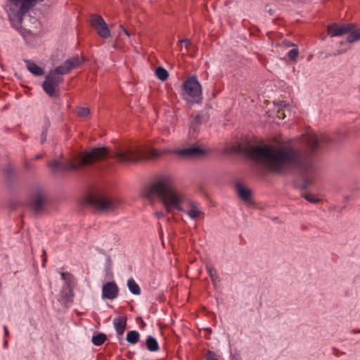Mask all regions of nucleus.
Here are the masks:
<instances>
[{"instance_id": "f257e3e1", "label": "nucleus", "mask_w": 360, "mask_h": 360, "mask_svg": "<svg viewBox=\"0 0 360 360\" xmlns=\"http://www.w3.org/2000/svg\"><path fill=\"white\" fill-rule=\"evenodd\" d=\"M248 155L271 171L283 174L298 171L302 176V188L311 187L315 179L314 167L311 161L292 146L264 145L251 146Z\"/></svg>"}, {"instance_id": "f03ea898", "label": "nucleus", "mask_w": 360, "mask_h": 360, "mask_svg": "<svg viewBox=\"0 0 360 360\" xmlns=\"http://www.w3.org/2000/svg\"><path fill=\"white\" fill-rule=\"evenodd\" d=\"M166 152L158 151L153 148L132 146L124 148H119L112 154L108 153L106 148H95L90 151L75 156L71 160L60 162L53 160L48 165L54 172L74 170L82 166L90 165L94 162L101 161L110 156L122 164L138 162L144 160H153L162 156Z\"/></svg>"}, {"instance_id": "7ed1b4c3", "label": "nucleus", "mask_w": 360, "mask_h": 360, "mask_svg": "<svg viewBox=\"0 0 360 360\" xmlns=\"http://www.w3.org/2000/svg\"><path fill=\"white\" fill-rule=\"evenodd\" d=\"M143 195L149 200L158 198L169 211L176 209L186 213L194 221L204 218L205 213L200 203L188 199L176 186L174 179L169 176L149 185L144 191Z\"/></svg>"}, {"instance_id": "20e7f679", "label": "nucleus", "mask_w": 360, "mask_h": 360, "mask_svg": "<svg viewBox=\"0 0 360 360\" xmlns=\"http://www.w3.org/2000/svg\"><path fill=\"white\" fill-rule=\"evenodd\" d=\"M79 57L66 60L61 65L49 71L42 84L44 91L49 96H54L57 86L63 81V75L68 74L72 70L82 64Z\"/></svg>"}, {"instance_id": "39448f33", "label": "nucleus", "mask_w": 360, "mask_h": 360, "mask_svg": "<svg viewBox=\"0 0 360 360\" xmlns=\"http://www.w3.org/2000/svg\"><path fill=\"white\" fill-rule=\"evenodd\" d=\"M86 202L101 212H112L120 205L118 199L103 192L89 195L86 198Z\"/></svg>"}, {"instance_id": "423d86ee", "label": "nucleus", "mask_w": 360, "mask_h": 360, "mask_svg": "<svg viewBox=\"0 0 360 360\" xmlns=\"http://www.w3.org/2000/svg\"><path fill=\"white\" fill-rule=\"evenodd\" d=\"M182 97L187 102L199 103L202 99V87L195 76L189 77L183 84Z\"/></svg>"}, {"instance_id": "0eeeda50", "label": "nucleus", "mask_w": 360, "mask_h": 360, "mask_svg": "<svg viewBox=\"0 0 360 360\" xmlns=\"http://www.w3.org/2000/svg\"><path fill=\"white\" fill-rule=\"evenodd\" d=\"M330 141V139L326 134H321L320 136H317L314 133H308L304 134L302 138L303 143L311 153L319 151L322 143H328Z\"/></svg>"}, {"instance_id": "6e6552de", "label": "nucleus", "mask_w": 360, "mask_h": 360, "mask_svg": "<svg viewBox=\"0 0 360 360\" xmlns=\"http://www.w3.org/2000/svg\"><path fill=\"white\" fill-rule=\"evenodd\" d=\"M44 0H9L10 10L15 13L19 21H21L23 15L38 2Z\"/></svg>"}, {"instance_id": "1a4fd4ad", "label": "nucleus", "mask_w": 360, "mask_h": 360, "mask_svg": "<svg viewBox=\"0 0 360 360\" xmlns=\"http://www.w3.org/2000/svg\"><path fill=\"white\" fill-rule=\"evenodd\" d=\"M90 21L91 26L96 30L99 37L106 39L110 36V31L101 16L93 14L91 16Z\"/></svg>"}, {"instance_id": "9d476101", "label": "nucleus", "mask_w": 360, "mask_h": 360, "mask_svg": "<svg viewBox=\"0 0 360 360\" xmlns=\"http://www.w3.org/2000/svg\"><path fill=\"white\" fill-rule=\"evenodd\" d=\"M354 27V24H338L333 23L328 27V34L331 37L342 36L345 34L349 33Z\"/></svg>"}, {"instance_id": "9b49d317", "label": "nucleus", "mask_w": 360, "mask_h": 360, "mask_svg": "<svg viewBox=\"0 0 360 360\" xmlns=\"http://www.w3.org/2000/svg\"><path fill=\"white\" fill-rule=\"evenodd\" d=\"M209 120V115L207 112H200L194 116H192L191 120V129L189 135L191 138H195L198 125L206 123Z\"/></svg>"}, {"instance_id": "f8f14e48", "label": "nucleus", "mask_w": 360, "mask_h": 360, "mask_svg": "<svg viewBox=\"0 0 360 360\" xmlns=\"http://www.w3.org/2000/svg\"><path fill=\"white\" fill-rule=\"evenodd\" d=\"M174 153L180 158H194L201 157L205 154V151L197 146L177 149Z\"/></svg>"}, {"instance_id": "ddd939ff", "label": "nucleus", "mask_w": 360, "mask_h": 360, "mask_svg": "<svg viewBox=\"0 0 360 360\" xmlns=\"http://www.w3.org/2000/svg\"><path fill=\"white\" fill-rule=\"evenodd\" d=\"M119 293V288L115 282H108L103 285L102 297L104 299L114 300Z\"/></svg>"}, {"instance_id": "4468645a", "label": "nucleus", "mask_w": 360, "mask_h": 360, "mask_svg": "<svg viewBox=\"0 0 360 360\" xmlns=\"http://www.w3.org/2000/svg\"><path fill=\"white\" fill-rule=\"evenodd\" d=\"M45 196L42 193L35 194L32 200V207L34 212L39 213L44 210Z\"/></svg>"}, {"instance_id": "2eb2a0df", "label": "nucleus", "mask_w": 360, "mask_h": 360, "mask_svg": "<svg viewBox=\"0 0 360 360\" xmlns=\"http://www.w3.org/2000/svg\"><path fill=\"white\" fill-rule=\"evenodd\" d=\"M113 324L117 333L118 338L120 340L126 329L127 319L122 316L115 318L113 320Z\"/></svg>"}, {"instance_id": "dca6fc26", "label": "nucleus", "mask_w": 360, "mask_h": 360, "mask_svg": "<svg viewBox=\"0 0 360 360\" xmlns=\"http://www.w3.org/2000/svg\"><path fill=\"white\" fill-rule=\"evenodd\" d=\"M236 190L240 198L246 203H251V192L245 186L240 184L236 185Z\"/></svg>"}, {"instance_id": "f3484780", "label": "nucleus", "mask_w": 360, "mask_h": 360, "mask_svg": "<svg viewBox=\"0 0 360 360\" xmlns=\"http://www.w3.org/2000/svg\"><path fill=\"white\" fill-rule=\"evenodd\" d=\"M25 63L27 70L35 76H40L44 74V70L30 60H25Z\"/></svg>"}, {"instance_id": "a211bd4d", "label": "nucleus", "mask_w": 360, "mask_h": 360, "mask_svg": "<svg viewBox=\"0 0 360 360\" xmlns=\"http://www.w3.org/2000/svg\"><path fill=\"white\" fill-rule=\"evenodd\" d=\"M147 349L150 352H156L159 349V345L155 338L148 336L146 339Z\"/></svg>"}, {"instance_id": "6ab92c4d", "label": "nucleus", "mask_w": 360, "mask_h": 360, "mask_svg": "<svg viewBox=\"0 0 360 360\" xmlns=\"http://www.w3.org/2000/svg\"><path fill=\"white\" fill-rule=\"evenodd\" d=\"M127 287L132 294L136 295L141 294V288L133 278H129L127 281Z\"/></svg>"}, {"instance_id": "aec40b11", "label": "nucleus", "mask_w": 360, "mask_h": 360, "mask_svg": "<svg viewBox=\"0 0 360 360\" xmlns=\"http://www.w3.org/2000/svg\"><path fill=\"white\" fill-rule=\"evenodd\" d=\"M140 334L136 330H130L127 334L126 340L131 344H136L139 341Z\"/></svg>"}, {"instance_id": "412c9836", "label": "nucleus", "mask_w": 360, "mask_h": 360, "mask_svg": "<svg viewBox=\"0 0 360 360\" xmlns=\"http://www.w3.org/2000/svg\"><path fill=\"white\" fill-rule=\"evenodd\" d=\"M360 40V27L356 28L354 27L352 30L349 32V34L347 37V41L350 43Z\"/></svg>"}, {"instance_id": "4be33fe9", "label": "nucleus", "mask_w": 360, "mask_h": 360, "mask_svg": "<svg viewBox=\"0 0 360 360\" xmlns=\"http://www.w3.org/2000/svg\"><path fill=\"white\" fill-rule=\"evenodd\" d=\"M106 336L103 333H99L92 337V342L94 345L100 346L104 343Z\"/></svg>"}, {"instance_id": "5701e85b", "label": "nucleus", "mask_w": 360, "mask_h": 360, "mask_svg": "<svg viewBox=\"0 0 360 360\" xmlns=\"http://www.w3.org/2000/svg\"><path fill=\"white\" fill-rule=\"evenodd\" d=\"M155 74L158 78L162 81L166 80L169 77L168 72L162 67H158L156 69Z\"/></svg>"}, {"instance_id": "b1692460", "label": "nucleus", "mask_w": 360, "mask_h": 360, "mask_svg": "<svg viewBox=\"0 0 360 360\" xmlns=\"http://www.w3.org/2000/svg\"><path fill=\"white\" fill-rule=\"evenodd\" d=\"M179 43H185V46L188 52H195L196 51L195 46L189 39H181Z\"/></svg>"}, {"instance_id": "393cba45", "label": "nucleus", "mask_w": 360, "mask_h": 360, "mask_svg": "<svg viewBox=\"0 0 360 360\" xmlns=\"http://www.w3.org/2000/svg\"><path fill=\"white\" fill-rule=\"evenodd\" d=\"M302 195L304 199H306L307 201L311 203H318L320 201V200L318 198H316L314 194L310 193L309 192L303 193Z\"/></svg>"}, {"instance_id": "a878e982", "label": "nucleus", "mask_w": 360, "mask_h": 360, "mask_svg": "<svg viewBox=\"0 0 360 360\" xmlns=\"http://www.w3.org/2000/svg\"><path fill=\"white\" fill-rule=\"evenodd\" d=\"M206 269H207V273H208L209 276H210L212 282L215 283L216 278L217 277L216 269L213 266H209V265H207L206 266Z\"/></svg>"}, {"instance_id": "bb28decb", "label": "nucleus", "mask_w": 360, "mask_h": 360, "mask_svg": "<svg viewBox=\"0 0 360 360\" xmlns=\"http://www.w3.org/2000/svg\"><path fill=\"white\" fill-rule=\"evenodd\" d=\"M281 108H278V112H277V117L279 118V119H281V120H283L285 117H286V114H285V109H283V107H285L286 106V104H285V101H282L281 103Z\"/></svg>"}, {"instance_id": "cd10ccee", "label": "nucleus", "mask_w": 360, "mask_h": 360, "mask_svg": "<svg viewBox=\"0 0 360 360\" xmlns=\"http://www.w3.org/2000/svg\"><path fill=\"white\" fill-rule=\"evenodd\" d=\"M298 49L295 47L289 51L288 56L290 60L295 61L298 56Z\"/></svg>"}, {"instance_id": "c85d7f7f", "label": "nucleus", "mask_w": 360, "mask_h": 360, "mask_svg": "<svg viewBox=\"0 0 360 360\" xmlns=\"http://www.w3.org/2000/svg\"><path fill=\"white\" fill-rule=\"evenodd\" d=\"M89 109L87 108H80L78 109L77 115L80 117H86L89 114Z\"/></svg>"}, {"instance_id": "c756f323", "label": "nucleus", "mask_w": 360, "mask_h": 360, "mask_svg": "<svg viewBox=\"0 0 360 360\" xmlns=\"http://www.w3.org/2000/svg\"><path fill=\"white\" fill-rule=\"evenodd\" d=\"M65 296L66 299V302H71L73 297V292L71 289H69L68 292H65Z\"/></svg>"}, {"instance_id": "7c9ffc66", "label": "nucleus", "mask_w": 360, "mask_h": 360, "mask_svg": "<svg viewBox=\"0 0 360 360\" xmlns=\"http://www.w3.org/2000/svg\"><path fill=\"white\" fill-rule=\"evenodd\" d=\"M46 133L45 131H44L41 134V143H44V141H46Z\"/></svg>"}, {"instance_id": "2f4dec72", "label": "nucleus", "mask_w": 360, "mask_h": 360, "mask_svg": "<svg viewBox=\"0 0 360 360\" xmlns=\"http://www.w3.org/2000/svg\"><path fill=\"white\" fill-rule=\"evenodd\" d=\"M4 335H5V337H8V335H9V332H8V328H7L6 326H4Z\"/></svg>"}, {"instance_id": "473e14b6", "label": "nucleus", "mask_w": 360, "mask_h": 360, "mask_svg": "<svg viewBox=\"0 0 360 360\" xmlns=\"http://www.w3.org/2000/svg\"><path fill=\"white\" fill-rule=\"evenodd\" d=\"M121 28L122 29L123 32L127 35V36H129V32L127 31V29H125L124 27H123L122 26H121Z\"/></svg>"}, {"instance_id": "72a5a7b5", "label": "nucleus", "mask_w": 360, "mask_h": 360, "mask_svg": "<svg viewBox=\"0 0 360 360\" xmlns=\"http://www.w3.org/2000/svg\"><path fill=\"white\" fill-rule=\"evenodd\" d=\"M155 214L157 215L158 217H164V214L162 212H156Z\"/></svg>"}, {"instance_id": "f704fd0d", "label": "nucleus", "mask_w": 360, "mask_h": 360, "mask_svg": "<svg viewBox=\"0 0 360 360\" xmlns=\"http://www.w3.org/2000/svg\"><path fill=\"white\" fill-rule=\"evenodd\" d=\"M232 360H241V359L238 356H232Z\"/></svg>"}, {"instance_id": "c9c22d12", "label": "nucleus", "mask_w": 360, "mask_h": 360, "mask_svg": "<svg viewBox=\"0 0 360 360\" xmlns=\"http://www.w3.org/2000/svg\"><path fill=\"white\" fill-rule=\"evenodd\" d=\"M286 46L290 47V46H296L294 44H292L289 41L286 42Z\"/></svg>"}, {"instance_id": "e433bc0d", "label": "nucleus", "mask_w": 360, "mask_h": 360, "mask_svg": "<svg viewBox=\"0 0 360 360\" xmlns=\"http://www.w3.org/2000/svg\"><path fill=\"white\" fill-rule=\"evenodd\" d=\"M4 347L6 349L8 347V341L6 340H4Z\"/></svg>"}, {"instance_id": "4c0bfd02", "label": "nucleus", "mask_w": 360, "mask_h": 360, "mask_svg": "<svg viewBox=\"0 0 360 360\" xmlns=\"http://www.w3.org/2000/svg\"><path fill=\"white\" fill-rule=\"evenodd\" d=\"M351 333H360V332H359V330L352 329L351 330Z\"/></svg>"}, {"instance_id": "58836bf2", "label": "nucleus", "mask_w": 360, "mask_h": 360, "mask_svg": "<svg viewBox=\"0 0 360 360\" xmlns=\"http://www.w3.org/2000/svg\"><path fill=\"white\" fill-rule=\"evenodd\" d=\"M41 157H42V155H37L35 156V158H35V159H39V158H41Z\"/></svg>"}, {"instance_id": "ea45409f", "label": "nucleus", "mask_w": 360, "mask_h": 360, "mask_svg": "<svg viewBox=\"0 0 360 360\" xmlns=\"http://www.w3.org/2000/svg\"><path fill=\"white\" fill-rule=\"evenodd\" d=\"M65 273L61 274V276H62L63 279H65Z\"/></svg>"}, {"instance_id": "a19ab883", "label": "nucleus", "mask_w": 360, "mask_h": 360, "mask_svg": "<svg viewBox=\"0 0 360 360\" xmlns=\"http://www.w3.org/2000/svg\"><path fill=\"white\" fill-rule=\"evenodd\" d=\"M359 332H360V329H359Z\"/></svg>"}]
</instances>
